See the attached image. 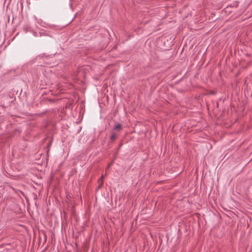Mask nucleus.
Instances as JSON below:
<instances>
[{
  "label": "nucleus",
  "instance_id": "4",
  "mask_svg": "<svg viewBox=\"0 0 252 252\" xmlns=\"http://www.w3.org/2000/svg\"><path fill=\"white\" fill-rule=\"evenodd\" d=\"M51 39V37L50 36H47V40H50Z\"/></svg>",
  "mask_w": 252,
  "mask_h": 252
},
{
  "label": "nucleus",
  "instance_id": "3",
  "mask_svg": "<svg viewBox=\"0 0 252 252\" xmlns=\"http://www.w3.org/2000/svg\"><path fill=\"white\" fill-rule=\"evenodd\" d=\"M103 178H104V176H102L101 177V178L98 180V183L101 182V184H99V185H98V188H97L98 189H100L103 184Z\"/></svg>",
  "mask_w": 252,
  "mask_h": 252
},
{
  "label": "nucleus",
  "instance_id": "2",
  "mask_svg": "<svg viewBox=\"0 0 252 252\" xmlns=\"http://www.w3.org/2000/svg\"><path fill=\"white\" fill-rule=\"evenodd\" d=\"M122 129V126L121 124L118 123L116 126H115L113 128V130L120 132Z\"/></svg>",
  "mask_w": 252,
  "mask_h": 252
},
{
  "label": "nucleus",
  "instance_id": "1",
  "mask_svg": "<svg viewBox=\"0 0 252 252\" xmlns=\"http://www.w3.org/2000/svg\"><path fill=\"white\" fill-rule=\"evenodd\" d=\"M111 136H110V140L112 142H113V141H114L116 139V138L118 137V135L117 133H115L114 132V131H112L111 132Z\"/></svg>",
  "mask_w": 252,
  "mask_h": 252
}]
</instances>
